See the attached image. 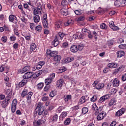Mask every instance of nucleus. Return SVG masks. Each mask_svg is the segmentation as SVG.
I'll list each match as a JSON object with an SVG mask.
<instances>
[{"label": "nucleus", "instance_id": "obj_64", "mask_svg": "<svg viewBox=\"0 0 126 126\" xmlns=\"http://www.w3.org/2000/svg\"><path fill=\"white\" fill-rule=\"evenodd\" d=\"M55 73H52L51 74L48 78L50 79L52 81H53V79L55 78Z\"/></svg>", "mask_w": 126, "mask_h": 126}, {"label": "nucleus", "instance_id": "obj_61", "mask_svg": "<svg viewBox=\"0 0 126 126\" xmlns=\"http://www.w3.org/2000/svg\"><path fill=\"white\" fill-rule=\"evenodd\" d=\"M24 38L26 39L27 41H30V39H31V36H30V35H26L24 36Z\"/></svg>", "mask_w": 126, "mask_h": 126}, {"label": "nucleus", "instance_id": "obj_33", "mask_svg": "<svg viewBox=\"0 0 126 126\" xmlns=\"http://www.w3.org/2000/svg\"><path fill=\"white\" fill-rule=\"evenodd\" d=\"M72 24H73V21L71 19L68 20L64 23L65 26H68V25H72Z\"/></svg>", "mask_w": 126, "mask_h": 126}, {"label": "nucleus", "instance_id": "obj_28", "mask_svg": "<svg viewBox=\"0 0 126 126\" xmlns=\"http://www.w3.org/2000/svg\"><path fill=\"white\" fill-rule=\"evenodd\" d=\"M72 98V96H71V94H68L66 96H64V100L65 102H68L69 100H71Z\"/></svg>", "mask_w": 126, "mask_h": 126}, {"label": "nucleus", "instance_id": "obj_48", "mask_svg": "<svg viewBox=\"0 0 126 126\" xmlns=\"http://www.w3.org/2000/svg\"><path fill=\"white\" fill-rule=\"evenodd\" d=\"M121 6H126V0H120Z\"/></svg>", "mask_w": 126, "mask_h": 126}, {"label": "nucleus", "instance_id": "obj_55", "mask_svg": "<svg viewBox=\"0 0 126 126\" xmlns=\"http://www.w3.org/2000/svg\"><path fill=\"white\" fill-rule=\"evenodd\" d=\"M43 73V71L39 70L36 72L35 75L36 77H39L41 74Z\"/></svg>", "mask_w": 126, "mask_h": 126}, {"label": "nucleus", "instance_id": "obj_6", "mask_svg": "<svg viewBox=\"0 0 126 126\" xmlns=\"http://www.w3.org/2000/svg\"><path fill=\"white\" fill-rule=\"evenodd\" d=\"M46 55L50 57H56L58 55V51H52L51 49H47L46 51Z\"/></svg>", "mask_w": 126, "mask_h": 126}, {"label": "nucleus", "instance_id": "obj_59", "mask_svg": "<svg viewBox=\"0 0 126 126\" xmlns=\"http://www.w3.org/2000/svg\"><path fill=\"white\" fill-rule=\"evenodd\" d=\"M66 4H67V2L65 1V0H63V1H62L61 5H62L63 6H65Z\"/></svg>", "mask_w": 126, "mask_h": 126}, {"label": "nucleus", "instance_id": "obj_15", "mask_svg": "<svg viewBox=\"0 0 126 126\" xmlns=\"http://www.w3.org/2000/svg\"><path fill=\"white\" fill-rule=\"evenodd\" d=\"M109 27H110L111 29H113L114 31H117V30H119V27L115 25L113 21H111L109 22Z\"/></svg>", "mask_w": 126, "mask_h": 126}, {"label": "nucleus", "instance_id": "obj_29", "mask_svg": "<svg viewBox=\"0 0 126 126\" xmlns=\"http://www.w3.org/2000/svg\"><path fill=\"white\" fill-rule=\"evenodd\" d=\"M33 20L35 23L40 22V16L39 15H35L33 17Z\"/></svg>", "mask_w": 126, "mask_h": 126}, {"label": "nucleus", "instance_id": "obj_17", "mask_svg": "<svg viewBox=\"0 0 126 126\" xmlns=\"http://www.w3.org/2000/svg\"><path fill=\"white\" fill-rule=\"evenodd\" d=\"M36 48H37V45H36V44L32 43V44H31L30 47V50L28 52L29 54H31L32 53H33V51L36 50Z\"/></svg>", "mask_w": 126, "mask_h": 126}, {"label": "nucleus", "instance_id": "obj_30", "mask_svg": "<svg viewBox=\"0 0 126 126\" xmlns=\"http://www.w3.org/2000/svg\"><path fill=\"white\" fill-rule=\"evenodd\" d=\"M73 61H74V57H67L65 60V61L67 63H70V62H73Z\"/></svg>", "mask_w": 126, "mask_h": 126}, {"label": "nucleus", "instance_id": "obj_51", "mask_svg": "<svg viewBox=\"0 0 126 126\" xmlns=\"http://www.w3.org/2000/svg\"><path fill=\"white\" fill-rule=\"evenodd\" d=\"M50 114L49 113V112L47 110H45L43 112V118H46V117L49 116Z\"/></svg>", "mask_w": 126, "mask_h": 126}, {"label": "nucleus", "instance_id": "obj_44", "mask_svg": "<svg viewBox=\"0 0 126 126\" xmlns=\"http://www.w3.org/2000/svg\"><path fill=\"white\" fill-rule=\"evenodd\" d=\"M122 68H123L122 67H119L118 69H115L113 72V74H117L119 71H122L123 70Z\"/></svg>", "mask_w": 126, "mask_h": 126}, {"label": "nucleus", "instance_id": "obj_24", "mask_svg": "<svg viewBox=\"0 0 126 126\" xmlns=\"http://www.w3.org/2000/svg\"><path fill=\"white\" fill-rule=\"evenodd\" d=\"M42 13V10L39 9L38 8H35L33 10L34 15H37V14H40Z\"/></svg>", "mask_w": 126, "mask_h": 126}, {"label": "nucleus", "instance_id": "obj_60", "mask_svg": "<svg viewBox=\"0 0 126 126\" xmlns=\"http://www.w3.org/2000/svg\"><path fill=\"white\" fill-rule=\"evenodd\" d=\"M105 101H106L105 99V98L103 97V96H102L99 99L98 102H99V103H103V102H105Z\"/></svg>", "mask_w": 126, "mask_h": 126}, {"label": "nucleus", "instance_id": "obj_34", "mask_svg": "<svg viewBox=\"0 0 126 126\" xmlns=\"http://www.w3.org/2000/svg\"><path fill=\"white\" fill-rule=\"evenodd\" d=\"M33 125L34 126H40L42 125V120L39 119L37 121L36 123H34Z\"/></svg>", "mask_w": 126, "mask_h": 126}, {"label": "nucleus", "instance_id": "obj_11", "mask_svg": "<svg viewBox=\"0 0 126 126\" xmlns=\"http://www.w3.org/2000/svg\"><path fill=\"white\" fill-rule=\"evenodd\" d=\"M30 70H31V67L30 66H26L22 68V69H19L18 71L20 73H24V72L30 71Z\"/></svg>", "mask_w": 126, "mask_h": 126}, {"label": "nucleus", "instance_id": "obj_50", "mask_svg": "<svg viewBox=\"0 0 126 126\" xmlns=\"http://www.w3.org/2000/svg\"><path fill=\"white\" fill-rule=\"evenodd\" d=\"M2 42H3V43H6L7 42V36H3L1 37V39Z\"/></svg>", "mask_w": 126, "mask_h": 126}, {"label": "nucleus", "instance_id": "obj_47", "mask_svg": "<svg viewBox=\"0 0 126 126\" xmlns=\"http://www.w3.org/2000/svg\"><path fill=\"white\" fill-rule=\"evenodd\" d=\"M5 71V64H3L0 67V72Z\"/></svg>", "mask_w": 126, "mask_h": 126}, {"label": "nucleus", "instance_id": "obj_13", "mask_svg": "<svg viewBox=\"0 0 126 126\" xmlns=\"http://www.w3.org/2000/svg\"><path fill=\"white\" fill-rule=\"evenodd\" d=\"M93 108L95 111V115H97V114H99L102 112V110H103V106H100L98 108L97 105L95 104L94 106L93 107Z\"/></svg>", "mask_w": 126, "mask_h": 126}, {"label": "nucleus", "instance_id": "obj_1", "mask_svg": "<svg viewBox=\"0 0 126 126\" xmlns=\"http://www.w3.org/2000/svg\"><path fill=\"white\" fill-rule=\"evenodd\" d=\"M32 76H34V73L33 72H27L25 73L23 76V79L19 83L18 86L20 88L23 87L27 83V79L32 78Z\"/></svg>", "mask_w": 126, "mask_h": 126}, {"label": "nucleus", "instance_id": "obj_45", "mask_svg": "<svg viewBox=\"0 0 126 126\" xmlns=\"http://www.w3.org/2000/svg\"><path fill=\"white\" fill-rule=\"evenodd\" d=\"M79 66V64L77 62L75 61L72 64V67L73 68H76V67H78Z\"/></svg>", "mask_w": 126, "mask_h": 126}, {"label": "nucleus", "instance_id": "obj_9", "mask_svg": "<svg viewBox=\"0 0 126 126\" xmlns=\"http://www.w3.org/2000/svg\"><path fill=\"white\" fill-rule=\"evenodd\" d=\"M9 20L10 22H12L14 24H16L18 22L17 17L14 15H10L9 17Z\"/></svg>", "mask_w": 126, "mask_h": 126}, {"label": "nucleus", "instance_id": "obj_62", "mask_svg": "<svg viewBox=\"0 0 126 126\" xmlns=\"http://www.w3.org/2000/svg\"><path fill=\"white\" fill-rule=\"evenodd\" d=\"M121 79L122 81H126V73L122 75Z\"/></svg>", "mask_w": 126, "mask_h": 126}, {"label": "nucleus", "instance_id": "obj_32", "mask_svg": "<svg viewBox=\"0 0 126 126\" xmlns=\"http://www.w3.org/2000/svg\"><path fill=\"white\" fill-rule=\"evenodd\" d=\"M98 100V95L94 94V95L91 98L90 101L91 102H96Z\"/></svg>", "mask_w": 126, "mask_h": 126}, {"label": "nucleus", "instance_id": "obj_41", "mask_svg": "<svg viewBox=\"0 0 126 126\" xmlns=\"http://www.w3.org/2000/svg\"><path fill=\"white\" fill-rule=\"evenodd\" d=\"M52 81H52L50 79L48 78L45 80V83L46 85H49V84H51Z\"/></svg>", "mask_w": 126, "mask_h": 126}, {"label": "nucleus", "instance_id": "obj_54", "mask_svg": "<svg viewBox=\"0 0 126 126\" xmlns=\"http://www.w3.org/2000/svg\"><path fill=\"white\" fill-rule=\"evenodd\" d=\"M63 109H64V107L63 106H59L58 109H57L56 112L57 113H61L62 110H63Z\"/></svg>", "mask_w": 126, "mask_h": 126}, {"label": "nucleus", "instance_id": "obj_23", "mask_svg": "<svg viewBox=\"0 0 126 126\" xmlns=\"http://www.w3.org/2000/svg\"><path fill=\"white\" fill-rule=\"evenodd\" d=\"M85 102H86V98L85 96H83L80 98L78 104L79 105H82V104H84Z\"/></svg>", "mask_w": 126, "mask_h": 126}, {"label": "nucleus", "instance_id": "obj_27", "mask_svg": "<svg viewBox=\"0 0 126 126\" xmlns=\"http://www.w3.org/2000/svg\"><path fill=\"white\" fill-rule=\"evenodd\" d=\"M12 27H13V31H14V33L15 35H16V36H17V37H19V33H18V31L17 30V28L14 25H13Z\"/></svg>", "mask_w": 126, "mask_h": 126}, {"label": "nucleus", "instance_id": "obj_35", "mask_svg": "<svg viewBox=\"0 0 126 126\" xmlns=\"http://www.w3.org/2000/svg\"><path fill=\"white\" fill-rule=\"evenodd\" d=\"M36 114H38L39 116H41V115L43 114L44 112V109L43 108H41L39 110L35 111Z\"/></svg>", "mask_w": 126, "mask_h": 126}, {"label": "nucleus", "instance_id": "obj_12", "mask_svg": "<svg viewBox=\"0 0 126 126\" xmlns=\"http://www.w3.org/2000/svg\"><path fill=\"white\" fill-rule=\"evenodd\" d=\"M63 82H64V81L63 79L58 80L56 82L57 87H58L59 88H60V89H62V87L63 86Z\"/></svg>", "mask_w": 126, "mask_h": 126}, {"label": "nucleus", "instance_id": "obj_36", "mask_svg": "<svg viewBox=\"0 0 126 126\" xmlns=\"http://www.w3.org/2000/svg\"><path fill=\"white\" fill-rule=\"evenodd\" d=\"M58 118L59 117L58 116V114L55 113L52 117L51 120L52 122H57V121H58Z\"/></svg>", "mask_w": 126, "mask_h": 126}, {"label": "nucleus", "instance_id": "obj_49", "mask_svg": "<svg viewBox=\"0 0 126 126\" xmlns=\"http://www.w3.org/2000/svg\"><path fill=\"white\" fill-rule=\"evenodd\" d=\"M42 103L38 102V103L37 104V106L35 109L36 111H37L38 110H39L40 109H43V107H42Z\"/></svg>", "mask_w": 126, "mask_h": 126}, {"label": "nucleus", "instance_id": "obj_43", "mask_svg": "<svg viewBox=\"0 0 126 126\" xmlns=\"http://www.w3.org/2000/svg\"><path fill=\"white\" fill-rule=\"evenodd\" d=\"M88 112V108L87 107H83L82 109V113L83 115H85Z\"/></svg>", "mask_w": 126, "mask_h": 126}, {"label": "nucleus", "instance_id": "obj_31", "mask_svg": "<svg viewBox=\"0 0 126 126\" xmlns=\"http://www.w3.org/2000/svg\"><path fill=\"white\" fill-rule=\"evenodd\" d=\"M44 85H45L44 83H39L36 86L37 89L38 90H42L43 87H44Z\"/></svg>", "mask_w": 126, "mask_h": 126}, {"label": "nucleus", "instance_id": "obj_5", "mask_svg": "<svg viewBox=\"0 0 126 126\" xmlns=\"http://www.w3.org/2000/svg\"><path fill=\"white\" fill-rule=\"evenodd\" d=\"M9 103H10V98L6 97L5 100L2 102V108H3V109H5V108H6V107H7L8 105H9Z\"/></svg>", "mask_w": 126, "mask_h": 126}, {"label": "nucleus", "instance_id": "obj_2", "mask_svg": "<svg viewBox=\"0 0 126 126\" xmlns=\"http://www.w3.org/2000/svg\"><path fill=\"white\" fill-rule=\"evenodd\" d=\"M22 98H26L27 102H29L31 100L32 97L33 96V92L29 91V89L25 87L21 94Z\"/></svg>", "mask_w": 126, "mask_h": 126}, {"label": "nucleus", "instance_id": "obj_16", "mask_svg": "<svg viewBox=\"0 0 126 126\" xmlns=\"http://www.w3.org/2000/svg\"><path fill=\"white\" fill-rule=\"evenodd\" d=\"M5 94L7 95L6 98H10V100L12 98V90L10 89L5 91Z\"/></svg>", "mask_w": 126, "mask_h": 126}, {"label": "nucleus", "instance_id": "obj_39", "mask_svg": "<svg viewBox=\"0 0 126 126\" xmlns=\"http://www.w3.org/2000/svg\"><path fill=\"white\" fill-rule=\"evenodd\" d=\"M57 94V92L56 91H52L50 92L49 94L50 97H51V98H53V97H55L56 95Z\"/></svg>", "mask_w": 126, "mask_h": 126}, {"label": "nucleus", "instance_id": "obj_58", "mask_svg": "<svg viewBox=\"0 0 126 126\" xmlns=\"http://www.w3.org/2000/svg\"><path fill=\"white\" fill-rule=\"evenodd\" d=\"M117 92V89L115 88H113L110 91V93L112 94H115Z\"/></svg>", "mask_w": 126, "mask_h": 126}, {"label": "nucleus", "instance_id": "obj_52", "mask_svg": "<svg viewBox=\"0 0 126 126\" xmlns=\"http://www.w3.org/2000/svg\"><path fill=\"white\" fill-rule=\"evenodd\" d=\"M107 25H106V24H105L104 23H102L101 25H100V28L101 29H107Z\"/></svg>", "mask_w": 126, "mask_h": 126}, {"label": "nucleus", "instance_id": "obj_10", "mask_svg": "<svg viewBox=\"0 0 126 126\" xmlns=\"http://www.w3.org/2000/svg\"><path fill=\"white\" fill-rule=\"evenodd\" d=\"M126 108H122L117 111L115 113L116 117H121L123 114H125Z\"/></svg>", "mask_w": 126, "mask_h": 126}, {"label": "nucleus", "instance_id": "obj_57", "mask_svg": "<svg viewBox=\"0 0 126 126\" xmlns=\"http://www.w3.org/2000/svg\"><path fill=\"white\" fill-rule=\"evenodd\" d=\"M10 40L11 42H13L14 41H16V37L15 35H12L10 36Z\"/></svg>", "mask_w": 126, "mask_h": 126}, {"label": "nucleus", "instance_id": "obj_40", "mask_svg": "<svg viewBox=\"0 0 126 126\" xmlns=\"http://www.w3.org/2000/svg\"><path fill=\"white\" fill-rule=\"evenodd\" d=\"M42 23L44 28H48V21L47 20H43Z\"/></svg>", "mask_w": 126, "mask_h": 126}, {"label": "nucleus", "instance_id": "obj_22", "mask_svg": "<svg viewBox=\"0 0 126 126\" xmlns=\"http://www.w3.org/2000/svg\"><path fill=\"white\" fill-rule=\"evenodd\" d=\"M70 51L72 53H76L78 51V47L77 45H72L70 47Z\"/></svg>", "mask_w": 126, "mask_h": 126}, {"label": "nucleus", "instance_id": "obj_19", "mask_svg": "<svg viewBox=\"0 0 126 126\" xmlns=\"http://www.w3.org/2000/svg\"><path fill=\"white\" fill-rule=\"evenodd\" d=\"M61 57L60 55H57L54 57H53V61L54 63H60V62H61Z\"/></svg>", "mask_w": 126, "mask_h": 126}, {"label": "nucleus", "instance_id": "obj_38", "mask_svg": "<svg viewBox=\"0 0 126 126\" xmlns=\"http://www.w3.org/2000/svg\"><path fill=\"white\" fill-rule=\"evenodd\" d=\"M114 5L116 7H120V6H121L120 0L115 1V2H114Z\"/></svg>", "mask_w": 126, "mask_h": 126}, {"label": "nucleus", "instance_id": "obj_18", "mask_svg": "<svg viewBox=\"0 0 126 126\" xmlns=\"http://www.w3.org/2000/svg\"><path fill=\"white\" fill-rule=\"evenodd\" d=\"M66 117H67V112L66 111H63L60 114L59 119L61 121H63V119Z\"/></svg>", "mask_w": 126, "mask_h": 126}, {"label": "nucleus", "instance_id": "obj_42", "mask_svg": "<svg viewBox=\"0 0 126 126\" xmlns=\"http://www.w3.org/2000/svg\"><path fill=\"white\" fill-rule=\"evenodd\" d=\"M35 29L36 31H38V32H42V26L41 25L37 26Z\"/></svg>", "mask_w": 126, "mask_h": 126}, {"label": "nucleus", "instance_id": "obj_20", "mask_svg": "<svg viewBox=\"0 0 126 126\" xmlns=\"http://www.w3.org/2000/svg\"><path fill=\"white\" fill-rule=\"evenodd\" d=\"M109 68H117L118 67V64L116 63H111L107 65Z\"/></svg>", "mask_w": 126, "mask_h": 126}, {"label": "nucleus", "instance_id": "obj_8", "mask_svg": "<svg viewBox=\"0 0 126 126\" xmlns=\"http://www.w3.org/2000/svg\"><path fill=\"white\" fill-rule=\"evenodd\" d=\"M17 105V100L16 99H14L12 102V104H11L12 113H15V111H16Z\"/></svg>", "mask_w": 126, "mask_h": 126}, {"label": "nucleus", "instance_id": "obj_53", "mask_svg": "<svg viewBox=\"0 0 126 126\" xmlns=\"http://www.w3.org/2000/svg\"><path fill=\"white\" fill-rule=\"evenodd\" d=\"M103 96L106 100H108V99H110V98H111V94H107L103 95Z\"/></svg>", "mask_w": 126, "mask_h": 126}, {"label": "nucleus", "instance_id": "obj_26", "mask_svg": "<svg viewBox=\"0 0 126 126\" xmlns=\"http://www.w3.org/2000/svg\"><path fill=\"white\" fill-rule=\"evenodd\" d=\"M117 58H122L123 56H125V52L123 51H118L116 53Z\"/></svg>", "mask_w": 126, "mask_h": 126}, {"label": "nucleus", "instance_id": "obj_14", "mask_svg": "<svg viewBox=\"0 0 126 126\" xmlns=\"http://www.w3.org/2000/svg\"><path fill=\"white\" fill-rule=\"evenodd\" d=\"M60 13L62 15H63V16H66L68 15V10L65 8H62L60 10Z\"/></svg>", "mask_w": 126, "mask_h": 126}, {"label": "nucleus", "instance_id": "obj_3", "mask_svg": "<svg viewBox=\"0 0 126 126\" xmlns=\"http://www.w3.org/2000/svg\"><path fill=\"white\" fill-rule=\"evenodd\" d=\"M65 36V34L63 32H59L55 37V39L51 42V45L54 47H57L59 45L60 42H62V40Z\"/></svg>", "mask_w": 126, "mask_h": 126}, {"label": "nucleus", "instance_id": "obj_25", "mask_svg": "<svg viewBox=\"0 0 126 126\" xmlns=\"http://www.w3.org/2000/svg\"><path fill=\"white\" fill-rule=\"evenodd\" d=\"M55 26L56 28H62V21H56L55 23Z\"/></svg>", "mask_w": 126, "mask_h": 126}, {"label": "nucleus", "instance_id": "obj_56", "mask_svg": "<svg viewBox=\"0 0 126 126\" xmlns=\"http://www.w3.org/2000/svg\"><path fill=\"white\" fill-rule=\"evenodd\" d=\"M62 46L63 47V48H67L68 47V42H63L62 44Z\"/></svg>", "mask_w": 126, "mask_h": 126}, {"label": "nucleus", "instance_id": "obj_4", "mask_svg": "<svg viewBox=\"0 0 126 126\" xmlns=\"http://www.w3.org/2000/svg\"><path fill=\"white\" fill-rule=\"evenodd\" d=\"M93 87H95L96 89L99 90V89H102L105 87V84L103 83H99L98 81H94L92 84Z\"/></svg>", "mask_w": 126, "mask_h": 126}, {"label": "nucleus", "instance_id": "obj_21", "mask_svg": "<svg viewBox=\"0 0 126 126\" xmlns=\"http://www.w3.org/2000/svg\"><path fill=\"white\" fill-rule=\"evenodd\" d=\"M112 84L114 87H118L120 85V80L117 78H115L112 82Z\"/></svg>", "mask_w": 126, "mask_h": 126}, {"label": "nucleus", "instance_id": "obj_63", "mask_svg": "<svg viewBox=\"0 0 126 126\" xmlns=\"http://www.w3.org/2000/svg\"><path fill=\"white\" fill-rule=\"evenodd\" d=\"M45 61H41L38 62V64H39V65L41 66L42 67L45 65Z\"/></svg>", "mask_w": 126, "mask_h": 126}, {"label": "nucleus", "instance_id": "obj_7", "mask_svg": "<svg viewBox=\"0 0 126 126\" xmlns=\"http://www.w3.org/2000/svg\"><path fill=\"white\" fill-rule=\"evenodd\" d=\"M107 116V113H106V112L105 111H102L97 115V119L98 121H102L103 119L106 118Z\"/></svg>", "mask_w": 126, "mask_h": 126}, {"label": "nucleus", "instance_id": "obj_46", "mask_svg": "<svg viewBox=\"0 0 126 126\" xmlns=\"http://www.w3.org/2000/svg\"><path fill=\"white\" fill-rule=\"evenodd\" d=\"M115 99H111L108 104L109 107H112V106L115 105Z\"/></svg>", "mask_w": 126, "mask_h": 126}, {"label": "nucleus", "instance_id": "obj_37", "mask_svg": "<svg viewBox=\"0 0 126 126\" xmlns=\"http://www.w3.org/2000/svg\"><path fill=\"white\" fill-rule=\"evenodd\" d=\"M71 122V120H70V118H67L66 120L64 121V124L66 126H68L69 124H70Z\"/></svg>", "mask_w": 126, "mask_h": 126}]
</instances>
